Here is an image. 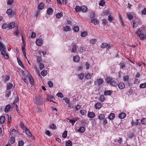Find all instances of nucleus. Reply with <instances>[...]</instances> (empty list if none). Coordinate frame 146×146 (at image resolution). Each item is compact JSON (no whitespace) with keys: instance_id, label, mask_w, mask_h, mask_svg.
I'll list each match as a JSON object with an SVG mask.
<instances>
[{"instance_id":"nucleus-1","label":"nucleus","mask_w":146,"mask_h":146,"mask_svg":"<svg viewBox=\"0 0 146 146\" xmlns=\"http://www.w3.org/2000/svg\"><path fill=\"white\" fill-rule=\"evenodd\" d=\"M141 32L140 29H138L135 33L139 37L141 40H143L145 38L146 36L144 34L141 33Z\"/></svg>"},{"instance_id":"nucleus-2","label":"nucleus","mask_w":146,"mask_h":146,"mask_svg":"<svg viewBox=\"0 0 146 146\" xmlns=\"http://www.w3.org/2000/svg\"><path fill=\"white\" fill-rule=\"evenodd\" d=\"M36 103L38 105H42L43 103V98L41 96H38L35 98Z\"/></svg>"},{"instance_id":"nucleus-3","label":"nucleus","mask_w":146,"mask_h":146,"mask_svg":"<svg viewBox=\"0 0 146 146\" xmlns=\"http://www.w3.org/2000/svg\"><path fill=\"white\" fill-rule=\"evenodd\" d=\"M27 76L28 77V78L29 79V82L32 85H33L34 84V80L33 78L31 77V75L30 74H29Z\"/></svg>"},{"instance_id":"nucleus-4","label":"nucleus","mask_w":146,"mask_h":146,"mask_svg":"<svg viewBox=\"0 0 146 146\" xmlns=\"http://www.w3.org/2000/svg\"><path fill=\"white\" fill-rule=\"evenodd\" d=\"M43 41L42 39L40 38L37 40L36 41V45L38 46H41L42 45Z\"/></svg>"},{"instance_id":"nucleus-5","label":"nucleus","mask_w":146,"mask_h":146,"mask_svg":"<svg viewBox=\"0 0 146 146\" xmlns=\"http://www.w3.org/2000/svg\"><path fill=\"white\" fill-rule=\"evenodd\" d=\"M85 128L84 127H81L77 129V131L79 133H83L85 131Z\"/></svg>"},{"instance_id":"nucleus-6","label":"nucleus","mask_w":146,"mask_h":146,"mask_svg":"<svg viewBox=\"0 0 146 146\" xmlns=\"http://www.w3.org/2000/svg\"><path fill=\"white\" fill-rule=\"evenodd\" d=\"M129 79V76L127 75H125L123 76V81L126 82H128Z\"/></svg>"},{"instance_id":"nucleus-7","label":"nucleus","mask_w":146,"mask_h":146,"mask_svg":"<svg viewBox=\"0 0 146 146\" xmlns=\"http://www.w3.org/2000/svg\"><path fill=\"white\" fill-rule=\"evenodd\" d=\"M118 87L119 89H122L125 87V84L123 82H121L118 84Z\"/></svg>"},{"instance_id":"nucleus-8","label":"nucleus","mask_w":146,"mask_h":146,"mask_svg":"<svg viewBox=\"0 0 146 146\" xmlns=\"http://www.w3.org/2000/svg\"><path fill=\"white\" fill-rule=\"evenodd\" d=\"M7 13L8 15H14V13L13 12L12 10L11 9H8L7 10Z\"/></svg>"},{"instance_id":"nucleus-9","label":"nucleus","mask_w":146,"mask_h":146,"mask_svg":"<svg viewBox=\"0 0 146 146\" xmlns=\"http://www.w3.org/2000/svg\"><path fill=\"white\" fill-rule=\"evenodd\" d=\"M1 54L3 56H4L5 58H8V56L7 54H6L5 51L4 50H1Z\"/></svg>"},{"instance_id":"nucleus-10","label":"nucleus","mask_w":146,"mask_h":146,"mask_svg":"<svg viewBox=\"0 0 146 146\" xmlns=\"http://www.w3.org/2000/svg\"><path fill=\"white\" fill-rule=\"evenodd\" d=\"M68 120L71 123L72 125H73L75 122L77 121V119L76 118H74L72 119H68Z\"/></svg>"},{"instance_id":"nucleus-11","label":"nucleus","mask_w":146,"mask_h":146,"mask_svg":"<svg viewBox=\"0 0 146 146\" xmlns=\"http://www.w3.org/2000/svg\"><path fill=\"white\" fill-rule=\"evenodd\" d=\"M47 13L49 15L52 14L53 12V10L52 8H49L47 10Z\"/></svg>"},{"instance_id":"nucleus-12","label":"nucleus","mask_w":146,"mask_h":146,"mask_svg":"<svg viewBox=\"0 0 146 146\" xmlns=\"http://www.w3.org/2000/svg\"><path fill=\"white\" fill-rule=\"evenodd\" d=\"M102 104L98 102L95 105V107L96 109H99L102 107Z\"/></svg>"},{"instance_id":"nucleus-13","label":"nucleus","mask_w":146,"mask_h":146,"mask_svg":"<svg viewBox=\"0 0 146 146\" xmlns=\"http://www.w3.org/2000/svg\"><path fill=\"white\" fill-rule=\"evenodd\" d=\"M88 115L90 118H93L95 116V114L93 112H89L88 113Z\"/></svg>"},{"instance_id":"nucleus-14","label":"nucleus","mask_w":146,"mask_h":146,"mask_svg":"<svg viewBox=\"0 0 146 146\" xmlns=\"http://www.w3.org/2000/svg\"><path fill=\"white\" fill-rule=\"evenodd\" d=\"M15 25V23L14 22H12L8 25V28L9 29H12L14 27Z\"/></svg>"},{"instance_id":"nucleus-15","label":"nucleus","mask_w":146,"mask_h":146,"mask_svg":"<svg viewBox=\"0 0 146 146\" xmlns=\"http://www.w3.org/2000/svg\"><path fill=\"white\" fill-rule=\"evenodd\" d=\"M126 115L125 113H121L119 115V117L121 119L124 118L126 116Z\"/></svg>"},{"instance_id":"nucleus-16","label":"nucleus","mask_w":146,"mask_h":146,"mask_svg":"<svg viewBox=\"0 0 146 146\" xmlns=\"http://www.w3.org/2000/svg\"><path fill=\"white\" fill-rule=\"evenodd\" d=\"M91 22L92 23H93L95 25H96L98 24L99 21L96 19H93L91 20Z\"/></svg>"},{"instance_id":"nucleus-17","label":"nucleus","mask_w":146,"mask_h":146,"mask_svg":"<svg viewBox=\"0 0 146 146\" xmlns=\"http://www.w3.org/2000/svg\"><path fill=\"white\" fill-rule=\"evenodd\" d=\"M5 118L4 116H1L0 117V123L1 124L3 123L5 121Z\"/></svg>"},{"instance_id":"nucleus-18","label":"nucleus","mask_w":146,"mask_h":146,"mask_svg":"<svg viewBox=\"0 0 146 146\" xmlns=\"http://www.w3.org/2000/svg\"><path fill=\"white\" fill-rule=\"evenodd\" d=\"M80 60V58L79 57L77 56H76L73 57V60L74 62H77L79 61Z\"/></svg>"},{"instance_id":"nucleus-19","label":"nucleus","mask_w":146,"mask_h":146,"mask_svg":"<svg viewBox=\"0 0 146 146\" xmlns=\"http://www.w3.org/2000/svg\"><path fill=\"white\" fill-rule=\"evenodd\" d=\"M44 6V4L42 3H41L38 6V9L39 10H41L43 8Z\"/></svg>"},{"instance_id":"nucleus-20","label":"nucleus","mask_w":146,"mask_h":146,"mask_svg":"<svg viewBox=\"0 0 146 146\" xmlns=\"http://www.w3.org/2000/svg\"><path fill=\"white\" fill-rule=\"evenodd\" d=\"M36 59L37 60V61L38 63H41L42 61V58L41 56H37L36 57Z\"/></svg>"},{"instance_id":"nucleus-21","label":"nucleus","mask_w":146,"mask_h":146,"mask_svg":"<svg viewBox=\"0 0 146 146\" xmlns=\"http://www.w3.org/2000/svg\"><path fill=\"white\" fill-rule=\"evenodd\" d=\"M112 93V92L110 90H106L104 92L105 95H110Z\"/></svg>"},{"instance_id":"nucleus-22","label":"nucleus","mask_w":146,"mask_h":146,"mask_svg":"<svg viewBox=\"0 0 146 146\" xmlns=\"http://www.w3.org/2000/svg\"><path fill=\"white\" fill-rule=\"evenodd\" d=\"M97 81L98 82V85H102V84L104 82V80L103 79L101 78L97 80Z\"/></svg>"},{"instance_id":"nucleus-23","label":"nucleus","mask_w":146,"mask_h":146,"mask_svg":"<svg viewBox=\"0 0 146 146\" xmlns=\"http://www.w3.org/2000/svg\"><path fill=\"white\" fill-rule=\"evenodd\" d=\"M25 131L27 135H28L30 137L32 136V134L28 128H25Z\"/></svg>"},{"instance_id":"nucleus-24","label":"nucleus","mask_w":146,"mask_h":146,"mask_svg":"<svg viewBox=\"0 0 146 146\" xmlns=\"http://www.w3.org/2000/svg\"><path fill=\"white\" fill-rule=\"evenodd\" d=\"M13 86V84L10 83H8L7 84V90H10L11 89Z\"/></svg>"},{"instance_id":"nucleus-25","label":"nucleus","mask_w":146,"mask_h":146,"mask_svg":"<svg viewBox=\"0 0 146 146\" xmlns=\"http://www.w3.org/2000/svg\"><path fill=\"white\" fill-rule=\"evenodd\" d=\"M127 16L129 20H131L133 18L132 15L130 13H127Z\"/></svg>"},{"instance_id":"nucleus-26","label":"nucleus","mask_w":146,"mask_h":146,"mask_svg":"<svg viewBox=\"0 0 146 146\" xmlns=\"http://www.w3.org/2000/svg\"><path fill=\"white\" fill-rule=\"evenodd\" d=\"M110 84L113 86H117V82L115 81H112L110 82Z\"/></svg>"},{"instance_id":"nucleus-27","label":"nucleus","mask_w":146,"mask_h":146,"mask_svg":"<svg viewBox=\"0 0 146 146\" xmlns=\"http://www.w3.org/2000/svg\"><path fill=\"white\" fill-rule=\"evenodd\" d=\"M76 45L75 44H74L72 45L73 47L72 49L71 52H76L77 50L76 47Z\"/></svg>"},{"instance_id":"nucleus-28","label":"nucleus","mask_w":146,"mask_h":146,"mask_svg":"<svg viewBox=\"0 0 146 146\" xmlns=\"http://www.w3.org/2000/svg\"><path fill=\"white\" fill-rule=\"evenodd\" d=\"M41 75L43 76H45L47 74V72L46 70H43L41 72Z\"/></svg>"},{"instance_id":"nucleus-29","label":"nucleus","mask_w":146,"mask_h":146,"mask_svg":"<svg viewBox=\"0 0 146 146\" xmlns=\"http://www.w3.org/2000/svg\"><path fill=\"white\" fill-rule=\"evenodd\" d=\"M72 144V141L70 140L67 141L66 143V146H71Z\"/></svg>"},{"instance_id":"nucleus-30","label":"nucleus","mask_w":146,"mask_h":146,"mask_svg":"<svg viewBox=\"0 0 146 146\" xmlns=\"http://www.w3.org/2000/svg\"><path fill=\"white\" fill-rule=\"evenodd\" d=\"M10 108V105H7L5 108V112H7Z\"/></svg>"},{"instance_id":"nucleus-31","label":"nucleus","mask_w":146,"mask_h":146,"mask_svg":"<svg viewBox=\"0 0 146 146\" xmlns=\"http://www.w3.org/2000/svg\"><path fill=\"white\" fill-rule=\"evenodd\" d=\"M115 117V114L113 113H111L109 115V118L110 120H112Z\"/></svg>"},{"instance_id":"nucleus-32","label":"nucleus","mask_w":146,"mask_h":146,"mask_svg":"<svg viewBox=\"0 0 146 146\" xmlns=\"http://www.w3.org/2000/svg\"><path fill=\"white\" fill-rule=\"evenodd\" d=\"M81 11L83 12H86L87 10V8L85 6H83L80 8Z\"/></svg>"},{"instance_id":"nucleus-33","label":"nucleus","mask_w":146,"mask_h":146,"mask_svg":"<svg viewBox=\"0 0 146 146\" xmlns=\"http://www.w3.org/2000/svg\"><path fill=\"white\" fill-rule=\"evenodd\" d=\"M5 49V47L1 42H0V51Z\"/></svg>"},{"instance_id":"nucleus-34","label":"nucleus","mask_w":146,"mask_h":146,"mask_svg":"<svg viewBox=\"0 0 146 146\" xmlns=\"http://www.w3.org/2000/svg\"><path fill=\"white\" fill-rule=\"evenodd\" d=\"M63 16V13L61 12L60 13H57L56 15V17L57 18H60Z\"/></svg>"},{"instance_id":"nucleus-35","label":"nucleus","mask_w":146,"mask_h":146,"mask_svg":"<svg viewBox=\"0 0 146 146\" xmlns=\"http://www.w3.org/2000/svg\"><path fill=\"white\" fill-rule=\"evenodd\" d=\"M16 131L15 129H12V130L11 131L10 133V135L11 136H14V135L16 133Z\"/></svg>"},{"instance_id":"nucleus-36","label":"nucleus","mask_w":146,"mask_h":146,"mask_svg":"<svg viewBox=\"0 0 146 146\" xmlns=\"http://www.w3.org/2000/svg\"><path fill=\"white\" fill-rule=\"evenodd\" d=\"M88 35L87 32H82L81 33V36L82 37H85Z\"/></svg>"},{"instance_id":"nucleus-37","label":"nucleus","mask_w":146,"mask_h":146,"mask_svg":"<svg viewBox=\"0 0 146 146\" xmlns=\"http://www.w3.org/2000/svg\"><path fill=\"white\" fill-rule=\"evenodd\" d=\"M105 117V115L104 114H101L99 116L98 118L100 120H102Z\"/></svg>"},{"instance_id":"nucleus-38","label":"nucleus","mask_w":146,"mask_h":146,"mask_svg":"<svg viewBox=\"0 0 146 146\" xmlns=\"http://www.w3.org/2000/svg\"><path fill=\"white\" fill-rule=\"evenodd\" d=\"M139 87L141 88H144L146 87V83H142L140 84Z\"/></svg>"},{"instance_id":"nucleus-39","label":"nucleus","mask_w":146,"mask_h":146,"mask_svg":"<svg viewBox=\"0 0 146 146\" xmlns=\"http://www.w3.org/2000/svg\"><path fill=\"white\" fill-rule=\"evenodd\" d=\"M86 111L84 110H81L80 111V113L81 114L83 115H86Z\"/></svg>"},{"instance_id":"nucleus-40","label":"nucleus","mask_w":146,"mask_h":146,"mask_svg":"<svg viewBox=\"0 0 146 146\" xmlns=\"http://www.w3.org/2000/svg\"><path fill=\"white\" fill-rule=\"evenodd\" d=\"M67 131H65L63 133L62 135V137L64 138H66L67 136Z\"/></svg>"},{"instance_id":"nucleus-41","label":"nucleus","mask_w":146,"mask_h":146,"mask_svg":"<svg viewBox=\"0 0 146 146\" xmlns=\"http://www.w3.org/2000/svg\"><path fill=\"white\" fill-rule=\"evenodd\" d=\"M15 139L13 136H11L10 140V142L11 144H13L15 141Z\"/></svg>"},{"instance_id":"nucleus-42","label":"nucleus","mask_w":146,"mask_h":146,"mask_svg":"<svg viewBox=\"0 0 146 146\" xmlns=\"http://www.w3.org/2000/svg\"><path fill=\"white\" fill-rule=\"evenodd\" d=\"M105 3V2L103 0H102L99 2V5L100 6H103L104 5Z\"/></svg>"},{"instance_id":"nucleus-43","label":"nucleus","mask_w":146,"mask_h":146,"mask_svg":"<svg viewBox=\"0 0 146 146\" xmlns=\"http://www.w3.org/2000/svg\"><path fill=\"white\" fill-rule=\"evenodd\" d=\"M141 123L143 125H145L146 124V119L143 118L141 120Z\"/></svg>"},{"instance_id":"nucleus-44","label":"nucleus","mask_w":146,"mask_h":146,"mask_svg":"<svg viewBox=\"0 0 146 146\" xmlns=\"http://www.w3.org/2000/svg\"><path fill=\"white\" fill-rule=\"evenodd\" d=\"M56 95L58 97L61 98H63L64 97L63 94L61 92H58Z\"/></svg>"},{"instance_id":"nucleus-45","label":"nucleus","mask_w":146,"mask_h":146,"mask_svg":"<svg viewBox=\"0 0 146 146\" xmlns=\"http://www.w3.org/2000/svg\"><path fill=\"white\" fill-rule=\"evenodd\" d=\"M108 46V44L106 43H105L102 44L101 47L103 48H104Z\"/></svg>"},{"instance_id":"nucleus-46","label":"nucleus","mask_w":146,"mask_h":146,"mask_svg":"<svg viewBox=\"0 0 146 146\" xmlns=\"http://www.w3.org/2000/svg\"><path fill=\"white\" fill-rule=\"evenodd\" d=\"M79 28L78 26H76L74 27L73 30L75 32H77L79 31Z\"/></svg>"},{"instance_id":"nucleus-47","label":"nucleus","mask_w":146,"mask_h":146,"mask_svg":"<svg viewBox=\"0 0 146 146\" xmlns=\"http://www.w3.org/2000/svg\"><path fill=\"white\" fill-rule=\"evenodd\" d=\"M84 77V74L81 73L78 75V78L80 80H82Z\"/></svg>"},{"instance_id":"nucleus-48","label":"nucleus","mask_w":146,"mask_h":146,"mask_svg":"<svg viewBox=\"0 0 146 146\" xmlns=\"http://www.w3.org/2000/svg\"><path fill=\"white\" fill-rule=\"evenodd\" d=\"M71 29L68 26H66L64 28V30L66 31H69Z\"/></svg>"},{"instance_id":"nucleus-49","label":"nucleus","mask_w":146,"mask_h":146,"mask_svg":"<svg viewBox=\"0 0 146 146\" xmlns=\"http://www.w3.org/2000/svg\"><path fill=\"white\" fill-rule=\"evenodd\" d=\"M22 50L23 53V54H24V56L26 58H27V57H26V52H25L26 49H25V48H24V47H22Z\"/></svg>"},{"instance_id":"nucleus-50","label":"nucleus","mask_w":146,"mask_h":146,"mask_svg":"<svg viewBox=\"0 0 146 146\" xmlns=\"http://www.w3.org/2000/svg\"><path fill=\"white\" fill-rule=\"evenodd\" d=\"M81 7H80L79 6H76L75 8L76 11L77 12H78L80 11H81Z\"/></svg>"},{"instance_id":"nucleus-51","label":"nucleus","mask_w":146,"mask_h":146,"mask_svg":"<svg viewBox=\"0 0 146 146\" xmlns=\"http://www.w3.org/2000/svg\"><path fill=\"white\" fill-rule=\"evenodd\" d=\"M112 80V79H111L110 77H107L106 78V82L108 83H110L111 82V81Z\"/></svg>"},{"instance_id":"nucleus-52","label":"nucleus","mask_w":146,"mask_h":146,"mask_svg":"<svg viewBox=\"0 0 146 146\" xmlns=\"http://www.w3.org/2000/svg\"><path fill=\"white\" fill-rule=\"evenodd\" d=\"M96 39H93L90 40V42L92 44H94L96 43Z\"/></svg>"},{"instance_id":"nucleus-53","label":"nucleus","mask_w":146,"mask_h":146,"mask_svg":"<svg viewBox=\"0 0 146 146\" xmlns=\"http://www.w3.org/2000/svg\"><path fill=\"white\" fill-rule=\"evenodd\" d=\"M7 27H8V25L6 23H5L3 24L2 26V28L3 29H6Z\"/></svg>"},{"instance_id":"nucleus-54","label":"nucleus","mask_w":146,"mask_h":146,"mask_svg":"<svg viewBox=\"0 0 146 146\" xmlns=\"http://www.w3.org/2000/svg\"><path fill=\"white\" fill-rule=\"evenodd\" d=\"M85 77L87 79H90L91 77V76L89 74H87L85 76Z\"/></svg>"},{"instance_id":"nucleus-55","label":"nucleus","mask_w":146,"mask_h":146,"mask_svg":"<svg viewBox=\"0 0 146 146\" xmlns=\"http://www.w3.org/2000/svg\"><path fill=\"white\" fill-rule=\"evenodd\" d=\"M105 99V98L102 95L100 96V101H101L102 102H103L104 101Z\"/></svg>"},{"instance_id":"nucleus-56","label":"nucleus","mask_w":146,"mask_h":146,"mask_svg":"<svg viewBox=\"0 0 146 146\" xmlns=\"http://www.w3.org/2000/svg\"><path fill=\"white\" fill-rule=\"evenodd\" d=\"M24 144V142L23 141H20L19 142L18 145L19 146H22Z\"/></svg>"},{"instance_id":"nucleus-57","label":"nucleus","mask_w":146,"mask_h":146,"mask_svg":"<svg viewBox=\"0 0 146 146\" xmlns=\"http://www.w3.org/2000/svg\"><path fill=\"white\" fill-rule=\"evenodd\" d=\"M44 67V64L40 63V64L39 68L40 70H42Z\"/></svg>"},{"instance_id":"nucleus-58","label":"nucleus","mask_w":146,"mask_h":146,"mask_svg":"<svg viewBox=\"0 0 146 146\" xmlns=\"http://www.w3.org/2000/svg\"><path fill=\"white\" fill-rule=\"evenodd\" d=\"M64 100H65V102L67 103H69L70 102V99L68 98H64Z\"/></svg>"},{"instance_id":"nucleus-59","label":"nucleus","mask_w":146,"mask_h":146,"mask_svg":"<svg viewBox=\"0 0 146 146\" xmlns=\"http://www.w3.org/2000/svg\"><path fill=\"white\" fill-rule=\"evenodd\" d=\"M85 65H86V69L87 70L89 68L90 66V64H88V62H86L85 63Z\"/></svg>"},{"instance_id":"nucleus-60","label":"nucleus","mask_w":146,"mask_h":146,"mask_svg":"<svg viewBox=\"0 0 146 146\" xmlns=\"http://www.w3.org/2000/svg\"><path fill=\"white\" fill-rule=\"evenodd\" d=\"M19 35V32L17 29H16L14 32V35L16 36H17Z\"/></svg>"},{"instance_id":"nucleus-61","label":"nucleus","mask_w":146,"mask_h":146,"mask_svg":"<svg viewBox=\"0 0 146 146\" xmlns=\"http://www.w3.org/2000/svg\"><path fill=\"white\" fill-rule=\"evenodd\" d=\"M48 84L49 86L50 87H52L53 86V83L51 81H49L48 82Z\"/></svg>"},{"instance_id":"nucleus-62","label":"nucleus","mask_w":146,"mask_h":146,"mask_svg":"<svg viewBox=\"0 0 146 146\" xmlns=\"http://www.w3.org/2000/svg\"><path fill=\"white\" fill-rule=\"evenodd\" d=\"M13 0H9L7 4L8 5H11L13 2Z\"/></svg>"},{"instance_id":"nucleus-63","label":"nucleus","mask_w":146,"mask_h":146,"mask_svg":"<svg viewBox=\"0 0 146 146\" xmlns=\"http://www.w3.org/2000/svg\"><path fill=\"white\" fill-rule=\"evenodd\" d=\"M81 108V106H80L79 105H77L75 107V109L76 110H78L80 109Z\"/></svg>"},{"instance_id":"nucleus-64","label":"nucleus","mask_w":146,"mask_h":146,"mask_svg":"<svg viewBox=\"0 0 146 146\" xmlns=\"http://www.w3.org/2000/svg\"><path fill=\"white\" fill-rule=\"evenodd\" d=\"M56 127V125L54 124H52L50 126V128L52 129H55Z\"/></svg>"}]
</instances>
